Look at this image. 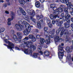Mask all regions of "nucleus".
I'll use <instances>...</instances> for the list:
<instances>
[{"label":"nucleus","mask_w":73,"mask_h":73,"mask_svg":"<svg viewBox=\"0 0 73 73\" xmlns=\"http://www.w3.org/2000/svg\"><path fill=\"white\" fill-rule=\"evenodd\" d=\"M71 30L72 31H73V28H72V29H71Z\"/></svg>","instance_id":"obj_61"},{"label":"nucleus","mask_w":73,"mask_h":73,"mask_svg":"<svg viewBox=\"0 0 73 73\" xmlns=\"http://www.w3.org/2000/svg\"><path fill=\"white\" fill-rule=\"evenodd\" d=\"M36 11H38V10H36Z\"/></svg>","instance_id":"obj_63"},{"label":"nucleus","mask_w":73,"mask_h":73,"mask_svg":"<svg viewBox=\"0 0 73 73\" xmlns=\"http://www.w3.org/2000/svg\"><path fill=\"white\" fill-rule=\"evenodd\" d=\"M19 2L21 4H25V3L29 2L30 0H19Z\"/></svg>","instance_id":"obj_11"},{"label":"nucleus","mask_w":73,"mask_h":73,"mask_svg":"<svg viewBox=\"0 0 73 73\" xmlns=\"http://www.w3.org/2000/svg\"><path fill=\"white\" fill-rule=\"evenodd\" d=\"M56 2H59V1H61V3H66L65 2V0H56Z\"/></svg>","instance_id":"obj_32"},{"label":"nucleus","mask_w":73,"mask_h":73,"mask_svg":"<svg viewBox=\"0 0 73 73\" xmlns=\"http://www.w3.org/2000/svg\"><path fill=\"white\" fill-rule=\"evenodd\" d=\"M13 38L15 41H17V36H16V35H14L13 36Z\"/></svg>","instance_id":"obj_27"},{"label":"nucleus","mask_w":73,"mask_h":73,"mask_svg":"<svg viewBox=\"0 0 73 73\" xmlns=\"http://www.w3.org/2000/svg\"><path fill=\"white\" fill-rule=\"evenodd\" d=\"M56 25H57L58 26H61V24L63 23V21H60V23H59L58 20L56 19Z\"/></svg>","instance_id":"obj_15"},{"label":"nucleus","mask_w":73,"mask_h":73,"mask_svg":"<svg viewBox=\"0 0 73 73\" xmlns=\"http://www.w3.org/2000/svg\"><path fill=\"white\" fill-rule=\"evenodd\" d=\"M38 60H41V58H40V57H38Z\"/></svg>","instance_id":"obj_57"},{"label":"nucleus","mask_w":73,"mask_h":73,"mask_svg":"<svg viewBox=\"0 0 73 73\" xmlns=\"http://www.w3.org/2000/svg\"><path fill=\"white\" fill-rule=\"evenodd\" d=\"M10 16L12 18H14L15 17V14H14L13 12L12 11L11 12Z\"/></svg>","instance_id":"obj_24"},{"label":"nucleus","mask_w":73,"mask_h":73,"mask_svg":"<svg viewBox=\"0 0 73 73\" xmlns=\"http://www.w3.org/2000/svg\"><path fill=\"white\" fill-rule=\"evenodd\" d=\"M59 12H62V9L61 8H58V9L56 8V9L54 11V15H50V17L51 20L53 19H55L57 17L59 18V17L58 16V15L59 14Z\"/></svg>","instance_id":"obj_4"},{"label":"nucleus","mask_w":73,"mask_h":73,"mask_svg":"<svg viewBox=\"0 0 73 73\" xmlns=\"http://www.w3.org/2000/svg\"><path fill=\"white\" fill-rule=\"evenodd\" d=\"M39 53H40V54H41V55H42V54H43V52L41 51H40L39 52Z\"/></svg>","instance_id":"obj_45"},{"label":"nucleus","mask_w":73,"mask_h":73,"mask_svg":"<svg viewBox=\"0 0 73 73\" xmlns=\"http://www.w3.org/2000/svg\"><path fill=\"white\" fill-rule=\"evenodd\" d=\"M48 32L50 34H51L52 33L51 35H49L48 33L47 32H45L44 33V35L45 36H46V38L47 39L45 41L44 38H41L40 39V42L39 43V44L41 46L43 45L44 42H45L46 43V44H49L50 42V38H54V33L55 32V30L54 29H53L52 31L51 30H50Z\"/></svg>","instance_id":"obj_1"},{"label":"nucleus","mask_w":73,"mask_h":73,"mask_svg":"<svg viewBox=\"0 0 73 73\" xmlns=\"http://www.w3.org/2000/svg\"><path fill=\"white\" fill-rule=\"evenodd\" d=\"M44 19L45 20H47V23L48 24V26L50 28H51L52 27V23H50V21L49 20V19H47V18L46 17Z\"/></svg>","instance_id":"obj_13"},{"label":"nucleus","mask_w":73,"mask_h":73,"mask_svg":"<svg viewBox=\"0 0 73 73\" xmlns=\"http://www.w3.org/2000/svg\"><path fill=\"white\" fill-rule=\"evenodd\" d=\"M31 40L33 42H35L36 41V38L34 36L33 38Z\"/></svg>","instance_id":"obj_34"},{"label":"nucleus","mask_w":73,"mask_h":73,"mask_svg":"<svg viewBox=\"0 0 73 73\" xmlns=\"http://www.w3.org/2000/svg\"><path fill=\"white\" fill-rule=\"evenodd\" d=\"M25 40H28V37H25Z\"/></svg>","instance_id":"obj_51"},{"label":"nucleus","mask_w":73,"mask_h":73,"mask_svg":"<svg viewBox=\"0 0 73 73\" xmlns=\"http://www.w3.org/2000/svg\"><path fill=\"white\" fill-rule=\"evenodd\" d=\"M44 56H46L47 57L49 56V52L47 51H44Z\"/></svg>","instance_id":"obj_21"},{"label":"nucleus","mask_w":73,"mask_h":73,"mask_svg":"<svg viewBox=\"0 0 73 73\" xmlns=\"http://www.w3.org/2000/svg\"><path fill=\"white\" fill-rule=\"evenodd\" d=\"M4 1L3 0H0V3H3Z\"/></svg>","instance_id":"obj_54"},{"label":"nucleus","mask_w":73,"mask_h":73,"mask_svg":"<svg viewBox=\"0 0 73 73\" xmlns=\"http://www.w3.org/2000/svg\"><path fill=\"white\" fill-rule=\"evenodd\" d=\"M7 4H4V7H7Z\"/></svg>","instance_id":"obj_52"},{"label":"nucleus","mask_w":73,"mask_h":73,"mask_svg":"<svg viewBox=\"0 0 73 73\" xmlns=\"http://www.w3.org/2000/svg\"><path fill=\"white\" fill-rule=\"evenodd\" d=\"M72 7H73V3L72 4V5H71V6L70 7L67 6V8H71V7H72Z\"/></svg>","instance_id":"obj_47"},{"label":"nucleus","mask_w":73,"mask_h":73,"mask_svg":"<svg viewBox=\"0 0 73 73\" xmlns=\"http://www.w3.org/2000/svg\"><path fill=\"white\" fill-rule=\"evenodd\" d=\"M42 23H43V20H40V21H38L37 23V25L39 29H41V24Z\"/></svg>","instance_id":"obj_14"},{"label":"nucleus","mask_w":73,"mask_h":73,"mask_svg":"<svg viewBox=\"0 0 73 73\" xmlns=\"http://www.w3.org/2000/svg\"><path fill=\"white\" fill-rule=\"evenodd\" d=\"M40 1L41 3H44L45 0H40Z\"/></svg>","instance_id":"obj_44"},{"label":"nucleus","mask_w":73,"mask_h":73,"mask_svg":"<svg viewBox=\"0 0 73 73\" xmlns=\"http://www.w3.org/2000/svg\"><path fill=\"white\" fill-rule=\"evenodd\" d=\"M54 40L55 42H57V41H60V40H62V39H60L59 37L58 36H57L56 37L54 38Z\"/></svg>","instance_id":"obj_19"},{"label":"nucleus","mask_w":73,"mask_h":73,"mask_svg":"<svg viewBox=\"0 0 73 73\" xmlns=\"http://www.w3.org/2000/svg\"><path fill=\"white\" fill-rule=\"evenodd\" d=\"M14 18H12L11 19L10 18H9L8 19V22L7 23V25H11V22L12 20H13Z\"/></svg>","instance_id":"obj_18"},{"label":"nucleus","mask_w":73,"mask_h":73,"mask_svg":"<svg viewBox=\"0 0 73 73\" xmlns=\"http://www.w3.org/2000/svg\"><path fill=\"white\" fill-rule=\"evenodd\" d=\"M71 27H72V28H73V24H72L71 25Z\"/></svg>","instance_id":"obj_53"},{"label":"nucleus","mask_w":73,"mask_h":73,"mask_svg":"<svg viewBox=\"0 0 73 73\" xmlns=\"http://www.w3.org/2000/svg\"><path fill=\"white\" fill-rule=\"evenodd\" d=\"M34 37L35 36H34L33 35H31L29 36V38H30V39H32V38H34Z\"/></svg>","instance_id":"obj_31"},{"label":"nucleus","mask_w":73,"mask_h":73,"mask_svg":"<svg viewBox=\"0 0 73 73\" xmlns=\"http://www.w3.org/2000/svg\"><path fill=\"white\" fill-rule=\"evenodd\" d=\"M6 1H7L8 2V1H9V0H6Z\"/></svg>","instance_id":"obj_60"},{"label":"nucleus","mask_w":73,"mask_h":73,"mask_svg":"<svg viewBox=\"0 0 73 73\" xmlns=\"http://www.w3.org/2000/svg\"><path fill=\"white\" fill-rule=\"evenodd\" d=\"M37 19H40V18H42V15H41L40 16L39 15H37L36 16Z\"/></svg>","instance_id":"obj_33"},{"label":"nucleus","mask_w":73,"mask_h":73,"mask_svg":"<svg viewBox=\"0 0 73 73\" xmlns=\"http://www.w3.org/2000/svg\"><path fill=\"white\" fill-rule=\"evenodd\" d=\"M5 13H6V14H9V12L7 11H5Z\"/></svg>","instance_id":"obj_49"},{"label":"nucleus","mask_w":73,"mask_h":73,"mask_svg":"<svg viewBox=\"0 0 73 73\" xmlns=\"http://www.w3.org/2000/svg\"><path fill=\"white\" fill-rule=\"evenodd\" d=\"M19 9L21 13H23L22 15L23 17L24 18V19H25L26 20H27L28 22L29 23V22H30V21L29 20V17L28 15H26V13H25V12L24 10H23L22 8L20 7H19Z\"/></svg>","instance_id":"obj_9"},{"label":"nucleus","mask_w":73,"mask_h":73,"mask_svg":"<svg viewBox=\"0 0 73 73\" xmlns=\"http://www.w3.org/2000/svg\"><path fill=\"white\" fill-rule=\"evenodd\" d=\"M65 1V3L66 5L67 6H69V7H71L72 6V4L71 3V2H69V0H64Z\"/></svg>","instance_id":"obj_17"},{"label":"nucleus","mask_w":73,"mask_h":73,"mask_svg":"<svg viewBox=\"0 0 73 73\" xmlns=\"http://www.w3.org/2000/svg\"><path fill=\"white\" fill-rule=\"evenodd\" d=\"M60 20H61V19H62V18H60Z\"/></svg>","instance_id":"obj_62"},{"label":"nucleus","mask_w":73,"mask_h":73,"mask_svg":"<svg viewBox=\"0 0 73 73\" xmlns=\"http://www.w3.org/2000/svg\"><path fill=\"white\" fill-rule=\"evenodd\" d=\"M64 11L65 12L66 14H68L69 12L68 11V9L67 8H64Z\"/></svg>","instance_id":"obj_30"},{"label":"nucleus","mask_w":73,"mask_h":73,"mask_svg":"<svg viewBox=\"0 0 73 73\" xmlns=\"http://www.w3.org/2000/svg\"><path fill=\"white\" fill-rule=\"evenodd\" d=\"M23 23H25L24 24L25 27H27V26L28 27V29H26L23 31V33L25 35L27 36V35H28V33L30 32V31H31V28H30V26H29V25L28 23H27L26 21H24Z\"/></svg>","instance_id":"obj_7"},{"label":"nucleus","mask_w":73,"mask_h":73,"mask_svg":"<svg viewBox=\"0 0 73 73\" xmlns=\"http://www.w3.org/2000/svg\"><path fill=\"white\" fill-rule=\"evenodd\" d=\"M61 45L62 46H64V44L63 43H62L61 44Z\"/></svg>","instance_id":"obj_58"},{"label":"nucleus","mask_w":73,"mask_h":73,"mask_svg":"<svg viewBox=\"0 0 73 73\" xmlns=\"http://www.w3.org/2000/svg\"><path fill=\"white\" fill-rule=\"evenodd\" d=\"M62 8H65V6H64V5H63L62 6Z\"/></svg>","instance_id":"obj_50"},{"label":"nucleus","mask_w":73,"mask_h":73,"mask_svg":"<svg viewBox=\"0 0 73 73\" xmlns=\"http://www.w3.org/2000/svg\"><path fill=\"white\" fill-rule=\"evenodd\" d=\"M38 54L37 53H35L33 54V58H36L37 57V55H38Z\"/></svg>","instance_id":"obj_25"},{"label":"nucleus","mask_w":73,"mask_h":73,"mask_svg":"<svg viewBox=\"0 0 73 73\" xmlns=\"http://www.w3.org/2000/svg\"><path fill=\"white\" fill-rule=\"evenodd\" d=\"M35 5L37 8H39L40 5V2L36 1L35 3Z\"/></svg>","instance_id":"obj_20"},{"label":"nucleus","mask_w":73,"mask_h":73,"mask_svg":"<svg viewBox=\"0 0 73 73\" xmlns=\"http://www.w3.org/2000/svg\"><path fill=\"white\" fill-rule=\"evenodd\" d=\"M67 59H68V60H70V59H71L70 55V54L68 55V56L67 57Z\"/></svg>","instance_id":"obj_35"},{"label":"nucleus","mask_w":73,"mask_h":73,"mask_svg":"<svg viewBox=\"0 0 73 73\" xmlns=\"http://www.w3.org/2000/svg\"><path fill=\"white\" fill-rule=\"evenodd\" d=\"M48 28L46 27H44V30L45 31H48Z\"/></svg>","instance_id":"obj_39"},{"label":"nucleus","mask_w":73,"mask_h":73,"mask_svg":"<svg viewBox=\"0 0 73 73\" xmlns=\"http://www.w3.org/2000/svg\"><path fill=\"white\" fill-rule=\"evenodd\" d=\"M58 49H59L58 50V57L61 60L62 59V57L64 56V51L63 50L62 47L61 46V45H59V46L58 47Z\"/></svg>","instance_id":"obj_5"},{"label":"nucleus","mask_w":73,"mask_h":73,"mask_svg":"<svg viewBox=\"0 0 73 73\" xmlns=\"http://www.w3.org/2000/svg\"><path fill=\"white\" fill-rule=\"evenodd\" d=\"M70 18V15H68L67 16H65L66 20V21L69 23L70 22V20L69 19Z\"/></svg>","instance_id":"obj_16"},{"label":"nucleus","mask_w":73,"mask_h":73,"mask_svg":"<svg viewBox=\"0 0 73 73\" xmlns=\"http://www.w3.org/2000/svg\"><path fill=\"white\" fill-rule=\"evenodd\" d=\"M18 11H18V10L17 12H18Z\"/></svg>","instance_id":"obj_64"},{"label":"nucleus","mask_w":73,"mask_h":73,"mask_svg":"<svg viewBox=\"0 0 73 73\" xmlns=\"http://www.w3.org/2000/svg\"><path fill=\"white\" fill-rule=\"evenodd\" d=\"M23 43L25 45H26V46L30 48V50L29 51H28V49H25L24 50V53L25 54H32V50L33 49L34 50H36V46L34 45H32V44H33V42L32 41L30 40L28 42H27L26 40H23Z\"/></svg>","instance_id":"obj_2"},{"label":"nucleus","mask_w":73,"mask_h":73,"mask_svg":"<svg viewBox=\"0 0 73 73\" xmlns=\"http://www.w3.org/2000/svg\"><path fill=\"white\" fill-rule=\"evenodd\" d=\"M50 6L51 8H53V11H54V9H56V7H55L56 5L55 4H51Z\"/></svg>","instance_id":"obj_22"},{"label":"nucleus","mask_w":73,"mask_h":73,"mask_svg":"<svg viewBox=\"0 0 73 73\" xmlns=\"http://www.w3.org/2000/svg\"><path fill=\"white\" fill-rule=\"evenodd\" d=\"M15 49L16 50H20V49L19 48H18L17 47V46H16L15 47Z\"/></svg>","instance_id":"obj_40"},{"label":"nucleus","mask_w":73,"mask_h":73,"mask_svg":"<svg viewBox=\"0 0 73 73\" xmlns=\"http://www.w3.org/2000/svg\"><path fill=\"white\" fill-rule=\"evenodd\" d=\"M24 21H23V22L21 21H18V23L19 25L18 24H16L15 25V28L18 31H21L23 29V26L22 25H25V23L24 22Z\"/></svg>","instance_id":"obj_6"},{"label":"nucleus","mask_w":73,"mask_h":73,"mask_svg":"<svg viewBox=\"0 0 73 73\" xmlns=\"http://www.w3.org/2000/svg\"><path fill=\"white\" fill-rule=\"evenodd\" d=\"M71 9L72 11L71 12V15L73 16V8H71Z\"/></svg>","instance_id":"obj_41"},{"label":"nucleus","mask_w":73,"mask_h":73,"mask_svg":"<svg viewBox=\"0 0 73 73\" xmlns=\"http://www.w3.org/2000/svg\"><path fill=\"white\" fill-rule=\"evenodd\" d=\"M65 27H64L63 28H59V30L56 31V34L58 35L60 31H61V33L60 36H62L63 35V33H65V35H66L68 34V31H66V30L65 29Z\"/></svg>","instance_id":"obj_8"},{"label":"nucleus","mask_w":73,"mask_h":73,"mask_svg":"<svg viewBox=\"0 0 73 73\" xmlns=\"http://www.w3.org/2000/svg\"><path fill=\"white\" fill-rule=\"evenodd\" d=\"M1 38H4V35H3V34H1Z\"/></svg>","instance_id":"obj_42"},{"label":"nucleus","mask_w":73,"mask_h":73,"mask_svg":"<svg viewBox=\"0 0 73 73\" xmlns=\"http://www.w3.org/2000/svg\"><path fill=\"white\" fill-rule=\"evenodd\" d=\"M65 25L66 28H69V27H70V24H69V23L68 24L67 23H65Z\"/></svg>","instance_id":"obj_29"},{"label":"nucleus","mask_w":73,"mask_h":73,"mask_svg":"<svg viewBox=\"0 0 73 73\" xmlns=\"http://www.w3.org/2000/svg\"><path fill=\"white\" fill-rule=\"evenodd\" d=\"M66 52L68 53L70 52V48L69 47H67L66 48Z\"/></svg>","instance_id":"obj_28"},{"label":"nucleus","mask_w":73,"mask_h":73,"mask_svg":"<svg viewBox=\"0 0 73 73\" xmlns=\"http://www.w3.org/2000/svg\"><path fill=\"white\" fill-rule=\"evenodd\" d=\"M27 12L29 15H30L31 16H32L33 17L35 15V11H34V10H27Z\"/></svg>","instance_id":"obj_10"},{"label":"nucleus","mask_w":73,"mask_h":73,"mask_svg":"<svg viewBox=\"0 0 73 73\" xmlns=\"http://www.w3.org/2000/svg\"><path fill=\"white\" fill-rule=\"evenodd\" d=\"M11 34H12L13 35L15 33V32L13 30H11Z\"/></svg>","instance_id":"obj_37"},{"label":"nucleus","mask_w":73,"mask_h":73,"mask_svg":"<svg viewBox=\"0 0 73 73\" xmlns=\"http://www.w3.org/2000/svg\"><path fill=\"white\" fill-rule=\"evenodd\" d=\"M17 36L20 39L19 40V42H21V39L22 38V33L20 32H18L17 33Z\"/></svg>","instance_id":"obj_12"},{"label":"nucleus","mask_w":73,"mask_h":73,"mask_svg":"<svg viewBox=\"0 0 73 73\" xmlns=\"http://www.w3.org/2000/svg\"><path fill=\"white\" fill-rule=\"evenodd\" d=\"M66 38L67 39H68H68H69L68 38H69V37H68V36H66Z\"/></svg>","instance_id":"obj_56"},{"label":"nucleus","mask_w":73,"mask_h":73,"mask_svg":"<svg viewBox=\"0 0 73 73\" xmlns=\"http://www.w3.org/2000/svg\"><path fill=\"white\" fill-rule=\"evenodd\" d=\"M38 48L39 49V50H41L42 49V47L41 46H38Z\"/></svg>","instance_id":"obj_43"},{"label":"nucleus","mask_w":73,"mask_h":73,"mask_svg":"<svg viewBox=\"0 0 73 73\" xmlns=\"http://www.w3.org/2000/svg\"><path fill=\"white\" fill-rule=\"evenodd\" d=\"M9 36L8 35H6L5 37L4 38V41L5 43H8V45H7L5 44H4V45L6 46H7L8 49H10L11 50L13 51L12 49H14V44L11 42H9L8 41L9 40Z\"/></svg>","instance_id":"obj_3"},{"label":"nucleus","mask_w":73,"mask_h":73,"mask_svg":"<svg viewBox=\"0 0 73 73\" xmlns=\"http://www.w3.org/2000/svg\"><path fill=\"white\" fill-rule=\"evenodd\" d=\"M36 38H40V35H37L36 36Z\"/></svg>","instance_id":"obj_38"},{"label":"nucleus","mask_w":73,"mask_h":73,"mask_svg":"<svg viewBox=\"0 0 73 73\" xmlns=\"http://www.w3.org/2000/svg\"><path fill=\"white\" fill-rule=\"evenodd\" d=\"M29 27H30L29 28H33V26H30V25L29 24Z\"/></svg>","instance_id":"obj_55"},{"label":"nucleus","mask_w":73,"mask_h":73,"mask_svg":"<svg viewBox=\"0 0 73 73\" xmlns=\"http://www.w3.org/2000/svg\"><path fill=\"white\" fill-rule=\"evenodd\" d=\"M61 17H62V20H64V14L62 13L61 14Z\"/></svg>","instance_id":"obj_36"},{"label":"nucleus","mask_w":73,"mask_h":73,"mask_svg":"<svg viewBox=\"0 0 73 73\" xmlns=\"http://www.w3.org/2000/svg\"><path fill=\"white\" fill-rule=\"evenodd\" d=\"M36 32H38V29H36Z\"/></svg>","instance_id":"obj_59"},{"label":"nucleus","mask_w":73,"mask_h":73,"mask_svg":"<svg viewBox=\"0 0 73 73\" xmlns=\"http://www.w3.org/2000/svg\"><path fill=\"white\" fill-rule=\"evenodd\" d=\"M30 19L31 20H32V21H33L35 23H36L37 22H36V19L33 18V17L31 16L30 17Z\"/></svg>","instance_id":"obj_23"},{"label":"nucleus","mask_w":73,"mask_h":73,"mask_svg":"<svg viewBox=\"0 0 73 73\" xmlns=\"http://www.w3.org/2000/svg\"><path fill=\"white\" fill-rule=\"evenodd\" d=\"M52 24H55V21L54 20H53L52 22Z\"/></svg>","instance_id":"obj_46"},{"label":"nucleus","mask_w":73,"mask_h":73,"mask_svg":"<svg viewBox=\"0 0 73 73\" xmlns=\"http://www.w3.org/2000/svg\"><path fill=\"white\" fill-rule=\"evenodd\" d=\"M5 31V29L4 28H1L0 29V33L4 32Z\"/></svg>","instance_id":"obj_26"},{"label":"nucleus","mask_w":73,"mask_h":73,"mask_svg":"<svg viewBox=\"0 0 73 73\" xmlns=\"http://www.w3.org/2000/svg\"><path fill=\"white\" fill-rule=\"evenodd\" d=\"M20 46H21V47H24V45L23 44H21L20 45Z\"/></svg>","instance_id":"obj_48"}]
</instances>
